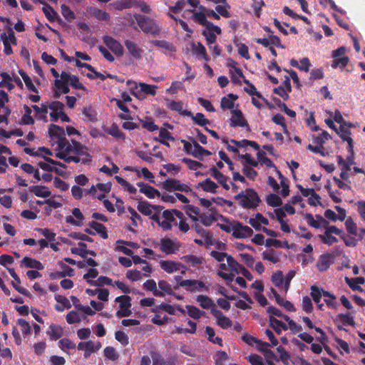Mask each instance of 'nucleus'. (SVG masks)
I'll return each instance as SVG.
<instances>
[{
	"mask_svg": "<svg viewBox=\"0 0 365 365\" xmlns=\"http://www.w3.org/2000/svg\"><path fill=\"white\" fill-rule=\"evenodd\" d=\"M239 205L247 210H255L261 202L257 192L252 188H247L234 196Z\"/></svg>",
	"mask_w": 365,
	"mask_h": 365,
	"instance_id": "obj_1",
	"label": "nucleus"
},
{
	"mask_svg": "<svg viewBox=\"0 0 365 365\" xmlns=\"http://www.w3.org/2000/svg\"><path fill=\"white\" fill-rule=\"evenodd\" d=\"M136 23L145 34L157 36L160 34V27L155 21L145 15H137L135 17Z\"/></svg>",
	"mask_w": 365,
	"mask_h": 365,
	"instance_id": "obj_2",
	"label": "nucleus"
},
{
	"mask_svg": "<svg viewBox=\"0 0 365 365\" xmlns=\"http://www.w3.org/2000/svg\"><path fill=\"white\" fill-rule=\"evenodd\" d=\"M48 134L52 139H56L57 150H63L66 143L68 141L65 135L63 128L55 124H51L48 128Z\"/></svg>",
	"mask_w": 365,
	"mask_h": 365,
	"instance_id": "obj_3",
	"label": "nucleus"
},
{
	"mask_svg": "<svg viewBox=\"0 0 365 365\" xmlns=\"http://www.w3.org/2000/svg\"><path fill=\"white\" fill-rule=\"evenodd\" d=\"M115 302L119 303L120 309L115 313V316L118 318L126 317L131 315L132 312L130 307L132 304L131 297L130 296L125 294L117 297L115 299Z\"/></svg>",
	"mask_w": 365,
	"mask_h": 365,
	"instance_id": "obj_4",
	"label": "nucleus"
},
{
	"mask_svg": "<svg viewBox=\"0 0 365 365\" xmlns=\"http://www.w3.org/2000/svg\"><path fill=\"white\" fill-rule=\"evenodd\" d=\"M65 145L63 150H65L67 153H72L75 155H79L83 158H86L87 155H91L88 153V147L82 145L76 140H72L71 143L68 141Z\"/></svg>",
	"mask_w": 365,
	"mask_h": 365,
	"instance_id": "obj_5",
	"label": "nucleus"
},
{
	"mask_svg": "<svg viewBox=\"0 0 365 365\" xmlns=\"http://www.w3.org/2000/svg\"><path fill=\"white\" fill-rule=\"evenodd\" d=\"M163 187L167 191H181L185 192H190L192 189L184 183H181L176 179H168L163 182Z\"/></svg>",
	"mask_w": 365,
	"mask_h": 365,
	"instance_id": "obj_6",
	"label": "nucleus"
},
{
	"mask_svg": "<svg viewBox=\"0 0 365 365\" xmlns=\"http://www.w3.org/2000/svg\"><path fill=\"white\" fill-rule=\"evenodd\" d=\"M227 265L232 272L236 274H242L247 279L250 281L253 279L251 272L237 262L232 257H227Z\"/></svg>",
	"mask_w": 365,
	"mask_h": 365,
	"instance_id": "obj_7",
	"label": "nucleus"
},
{
	"mask_svg": "<svg viewBox=\"0 0 365 365\" xmlns=\"http://www.w3.org/2000/svg\"><path fill=\"white\" fill-rule=\"evenodd\" d=\"M232 116L230 119V125L231 127H245L247 131L250 130V128L246 120L243 117L242 112L239 109L232 110Z\"/></svg>",
	"mask_w": 365,
	"mask_h": 365,
	"instance_id": "obj_8",
	"label": "nucleus"
},
{
	"mask_svg": "<svg viewBox=\"0 0 365 365\" xmlns=\"http://www.w3.org/2000/svg\"><path fill=\"white\" fill-rule=\"evenodd\" d=\"M103 41L106 46L110 49L115 55L118 56L123 55V46L118 41L109 36H103Z\"/></svg>",
	"mask_w": 365,
	"mask_h": 365,
	"instance_id": "obj_9",
	"label": "nucleus"
},
{
	"mask_svg": "<svg viewBox=\"0 0 365 365\" xmlns=\"http://www.w3.org/2000/svg\"><path fill=\"white\" fill-rule=\"evenodd\" d=\"M253 230L251 227L247 225H243L239 222H235V229L232 232V236L237 239L246 238L252 236Z\"/></svg>",
	"mask_w": 365,
	"mask_h": 365,
	"instance_id": "obj_10",
	"label": "nucleus"
},
{
	"mask_svg": "<svg viewBox=\"0 0 365 365\" xmlns=\"http://www.w3.org/2000/svg\"><path fill=\"white\" fill-rule=\"evenodd\" d=\"M211 313L216 318L217 324L221 328L226 329L232 327V321L228 317L224 316L221 311L216 308H212Z\"/></svg>",
	"mask_w": 365,
	"mask_h": 365,
	"instance_id": "obj_11",
	"label": "nucleus"
},
{
	"mask_svg": "<svg viewBox=\"0 0 365 365\" xmlns=\"http://www.w3.org/2000/svg\"><path fill=\"white\" fill-rule=\"evenodd\" d=\"M334 262V256L329 253L322 255L317 262V267L319 272L327 271Z\"/></svg>",
	"mask_w": 365,
	"mask_h": 365,
	"instance_id": "obj_12",
	"label": "nucleus"
},
{
	"mask_svg": "<svg viewBox=\"0 0 365 365\" xmlns=\"http://www.w3.org/2000/svg\"><path fill=\"white\" fill-rule=\"evenodd\" d=\"M180 245L175 243L169 238L162 239L160 240V250L167 255L174 254L180 248Z\"/></svg>",
	"mask_w": 365,
	"mask_h": 365,
	"instance_id": "obj_13",
	"label": "nucleus"
},
{
	"mask_svg": "<svg viewBox=\"0 0 365 365\" xmlns=\"http://www.w3.org/2000/svg\"><path fill=\"white\" fill-rule=\"evenodd\" d=\"M189 140L192 143L193 145V153H192V156L194 158L199 160H202L204 155L210 156L212 155L210 151L202 147L194 138L190 137Z\"/></svg>",
	"mask_w": 365,
	"mask_h": 365,
	"instance_id": "obj_14",
	"label": "nucleus"
},
{
	"mask_svg": "<svg viewBox=\"0 0 365 365\" xmlns=\"http://www.w3.org/2000/svg\"><path fill=\"white\" fill-rule=\"evenodd\" d=\"M137 185L138 187H140L139 191L141 193H143L145 195H146V197H148L150 199H153L156 196H160V192L157 189L148 184H145L143 182H139L137 183Z\"/></svg>",
	"mask_w": 365,
	"mask_h": 365,
	"instance_id": "obj_15",
	"label": "nucleus"
},
{
	"mask_svg": "<svg viewBox=\"0 0 365 365\" xmlns=\"http://www.w3.org/2000/svg\"><path fill=\"white\" fill-rule=\"evenodd\" d=\"M166 106L171 110L176 111L179 114L190 116L192 115V113L187 110H183V103L181 101H175L166 99Z\"/></svg>",
	"mask_w": 365,
	"mask_h": 365,
	"instance_id": "obj_16",
	"label": "nucleus"
},
{
	"mask_svg": "<svg viewBox=\"0 0 365 365\" xmlns=\"http://www.w3.org/2000/svg\"><path fill=\"white\" fill-rule=\"evenodd\" d=\"M124 45L126 47L130 55L135 59H140L143 53V49L140 48L137 43L130 41L125 40Z\"/></svg>",
	"mask_w": 365,
	"mask_h": 365,
	"instance_id": "obj_17",
	"label": "nucleus"
},
{
	"mask_svg": "<svg viewBox=\"0 0 365 365\" xmlns=\"http://www.w3.org/2000/svg\"><path fill=\"white\" fill-rule=\"evenodd\" d=\"M200 9L202 10V11H196L195 9H188L187 11L192 14V19L195 22L200 24L201 26H205V25L209 22L207 20L206 12H204L205 9L203 6H200Z\"/></svg>",
	"mask_w": 365,
	"mask_h": 365,
	"instance_id": "obj_18",
	"label": "nucleus"
},
{
	"mask_svg": "<svg viewBox=\"0 0 365 365\" xmlns=\"http://www.w3.org/2000/svg\"><path fill=\"white\" fill-rule=\"evenodd\" d=\"M159 264L161 269L167 273H173L179 271L182 267L181 263L170 260H160Z\"/></svg>",
	"mask_w": 365,
	"mask_h": 365,
	"instance_id": "obj_19",
	"label": "nucleus"
},
{
	"mask_svg": "<svg viewBox=\"0 0 365 365\" xmlns=\"http://www.w3.org/2000/svg\"><path fill=\"white\" fill-rule=\"evenodd\" d=\"M7 270L9 271L10 275L14 280V282H12L13 287L20 294H24L25 296H29V292L26 289L19 285V284H21V280L18 274L15 272L14 269L7 268Z\"/></svg>",
	"mask_w": 365,
	"mask_h": 365,
	"instance_id": "obj_20",
	"label": "nucleus"
},
{
	"mask_svg": "<svg viewBox=\"0 0 365 365\" xmlns=\"http://www.w3.org/2000/svg\"><path fill=\"white\" fill-rule=\"evenodd\" d=\"M153 365H176L178 358L175 356H170L165 359L160 354H155L152 356Z\"/></svg>",
	"mask_w": 365,
	"mask_h": 365,
	"instance_id": "obj_21",
	"label": "nucleus"
},
{
	"mask_svg": "<svg viewBox=\"0 0 365 365\" xmlns=\"http://www.w3.org/2000/svg\"><path fill=\"white\" fill-rule=\"evenodd\" d=\"M211 175L217 180V181L222 186V187L228 190L230 189L229 185L227 183V178L223 175L221 172L218 170V169L215 167H212L210 168Z\"/></svg>",
	"mask_w": 365,
	"mask_h": 365,
	"instance_id": "obj_22",
	"label": "nucleus"
},
{
	"mask_svg": "<svg viewBox=\"0 0 365 365\" xmlns=\"http://www.w3.org/2000/svg\"><path fill=\"white\" fill-rule=\"evenodd\" d=\"M269 327H272L277 334L282 333V330H287L288 326L282 321L276 319L273 316H270L269 318Z\"/></svg>",
	"mask_w": 365,
	"mask_h": 365,
	"instance_id": "obj_23",
	"label": "nucleus"
},
{
	"mask_svg": "<svg viewBox=\"0 0 365 365\" xmlns=\"http://www.w3.org/2000/svg\"><path fill=\"white\" fill-rule=\"evenodd\" d=\"M202 188L205 192L216 193L218 187L217 185L210 178L205 179L204 181L200 182L197 186Z\"/></svg>",
	"mask_w": 365,
	"mask_h": 365,
	"instance_id": "obj_24",
	"label": "nucleus"
},
{
	"mask_svg": "<svg viewBox=\"0 0 365 365\" xmlns=\"http://www.w3.org/2000/svg\"><path fill=\"white\" fill-rule=\"evenodd\" d=\"M29 190L33 192L36 196L40 197H48L51 195V192L48 190L46 186L43 185H33L29 187Z\"/></svg>",
	"mask_w": 365,
	"mask_h": 365,
	"instance_id": "obj_25",
	"label": "nucleus"
},
{
	"mask_svg": "<svg viewBox=\"0 0 365 365\" xmlns=\"http://www.w3.org/2000/svg\"><path fill=\"white\" fill-rule=\"evenodd\" d=\"M21 263L28 268H33L37 270H43L44 269V266L40 261L29 257H24Z\"/></svg>",
	"mask_w": 365,
	"mask_h": 365,
	"instance_id": "obj_26",
	"label": "nucleus"
},
{
	"mask_svg": "<svg viewBox=\"0 0 365 365\" xmlns=\"http://www.w3.org/2000/svg\"><path fill=\"white\" fill-rule=\"evenodd\" d=\"M88 226L94 230L103 239L106 240L108 238L106 227L103 224L93 220L88 223Z\"/></svg>",
	"mask_w": 365,
	"mask_h": 365,
	"instance_id": "obj_27",
	"label": "nucleus"
},
{
	"mask_svg": "<svg viewBox=\"0 0 365 365\" xmlns=\"http://www.w3.org/2000/svg\"><path fill=\"white\" fill-rule=\"evenodd\" d=\"M196 301L200 306L205 309L215 308V304L212 299L207 295L200 294L197 296Z\"/></svg>",
	"mask_w": 365,
	"mask_h": 365,
	"instance_id": "obj_28",
	"label": "nucleus"
},
{
	"mask_svg": "<svg viewBox=\"0 0 365 365\" xmlns=\"http://www.w3.org/2000/svg\"><path fill=\"white\" fill-rule=\"evenodd\" d=\"M63 334V330L59 325L51 324L49 326L48 335L51 340H57L60 339Z\"/></svg>",
	"mask_w": 365,
	"mask_h": 365,
	"instance_id": "obj_29",
	"label": "nucleus"
},
{
	"mask_svg": "<svg viewBox=\"0 0 365 365\" xmlns=\"http://www.w3.org/2000/svg\"><path fill=\"white\" fill-rule=\"evenodd\" d=\"M143 287L145 290L152 292L155 297H163V292H159V289L157 288L156 282L154 279H148L143 283Z\"/></svg>",
	"mask_w": 365,
	"mask_h": 365,
	"instance_id": "obj_30",
	"label": "nucleus"
},
{
	"mask_svg": "<svg viewBox=\"0 0 365 365\" xmlns=\"http://www.w3.org/2000/svg\"><path fill=\"white\" fill-rule=\"evenodd\" d=\"M192 52L196 56H201V57L205 61H208L210 60L205 47L200 42H198L197 44L195 43H192Z\"/></svg>",
	"mask_w": 365,
	"mask_h": 365,
	"instance_id": "obj_31",
	"label": "nucleus"
},
{
	"mask_svg": "<svg viewBox=\"0 0 365 365\" xmlns=\"http://www.w3.org/2000/svg\"><path fill=\"white\" fill-rule=\"evenodd\" d=\"M138 210L145 216H150L153 212V205L146 201H140L137 205Z\"/></svg>",
	"mask_w": 365,
	"mask_h": 365,
	"instance_id": "obj_32",
	"label": "nucleus"
},
{
	"mask_svg": "<svg viewBox=\"0 0 365 365\" xmlns=\"http://www.w3.org/2000/svg\"><path fill=\"white\" fill-rule=\"evenodd\" d=\"M323 296L326 297L324 302L328 307L336 309L339 307V303L336 301V296L328 291H323Z\"/></svg>",
	"mask_w": 365,
	"mask_h": 365,
	"instance_id": "obj_33",
	"label": "nucleus"
},
{
	"mask_svg": "<svg viewBox=\"0 0 365 365\" xmlns=\"http://www.w3.org/2000/svg\"><path fill=\"white\" fill-rule=\"evenodd\" d=\"M158 284L160 289L159 292H163V297L165 294L170 296H175V293L173 291L171 284H170L167 281L160 279L158 281Z\"/></svg>",
	"mask_w": 365,
	"mask_h": 365,
	"instance_id": "obj_34",
	"label": "nucleus"
},
{
	"mask_svg": "<svg viewBox=\"0 0 365 365\" xmlns=\"http://www.w3.org/2000/svg\"><path fill=\"white\" fill-rule=\"evenodd\" d=\"M92 156L91 155H87L86 158H83L79 155H69L68 158L66 160V163H70L71 162H74L76 163H81L82 164H88L91 162Z\"/></svg>",
	"mask_w": 365,
	"mask_h": 365,
	"instance_id": "obj_35",
	"label": "nucleus"
},
{
	"mask_svg": "<svg viewBox=\"0 0 365 365\" xmlns=\"http://www.w3.org/2000/svg\"><path fill=\"white\" fill-rule=\"evenodd\" d=\"M205 333L207 334L208 340L212 342L213 344H217L220 346H222V339L219 336H215V333L213 328L209 326L206 327Z\"/></svg>",
	"mask_w": 365,
	"mask_h": 365,
	"instance_id": "obj_36",
	"label": "nucleus"
},
{
	"mask_svg": "<svg viewBox=\"0 0 365 365\" xmlns=\"http://www.w3.org/2000/svg\"><path fill=\"white\" fill-rule=\"evenodd\" d=\"M61 11L62 16L68 22H72L76 19L74 12L69 8L68 6L63 4L61 6Z\"/></svg>",
	"mask_w": 365,
	"mask_h": 365,
	"instance_id": "obj_37",
	"label": "nucleus"
},
{
	"mask_svg": "<svg viewBox=\"0 0 365 365\" xmlns=\"http://www.w3.org/2000/svg\"><path fill=\"white\" fill-rule=\"evenodd\" d=\"M257 157L258 161L261 164H264L268 168H274L275 169H277V167L273 163V162L266 156L265 152L262 150H259L257 153Z\"/></svg>",
	"mask_w": 365,
	"mask_h": 365,
	"instance_id": "obj_38",
	"label": "nucleus"
},
{
	"mask_svg": "<svg viewBox=\"0 0 365 365\" xmlns=\"http://www.w3.org/2000/svg\"><path fill=\"white\" fill-rule=\"evenodd\" d=\"M19 73L20 74V76L22 77L24 83H25V85L26 86V88L31 91H33L34 93H38V89L36 88V87L34 85L31 78L26 74V72H24V71L22 70H19Z\"/></svg>",
	"mask_w": 365,
	"mask_h": 365,
	"instance_id": "obj_39",
	"label": "nucleus"
},
{
	"mask_svg": "<svg viewBox=\"0 0 365 365\" xmlns=\"http://www.w3.org/2000/svg\"><path fill=\"white\" fill-rule=\"evenodd\" d=\"M140 91L142 93H144L145 94L151 95L153 96H155L156 94V89L158 88V86L155 85H150L147 84L145 83H139L138 84Z\"/></svg>",
	"mask_w": 365,
	"mask_h": 365,
	"instance_id": "obj_40",
	"label": "nucleus"
},
{
	"mask_svg": "<svg viewBox=\"0 0 365 365\" xmlns=\"http://www.w3.org/2000/svg\"><path fill=\"white\" fill-rule=\"evenodd\" d=\"M42 10L49 21L53 22L56 20L58 14L50 5L46 4V6L43 7Z\"/></svg>",
	"mask_w": 365,
	"mask_h": 365,
	"instance_id": "obj_41",
	"label": "nucleus"
},
{
	"mask_svg": "<svg viewBox=\"0 0 365 365\" xmlns=\"http://www.w3.org/2000/svg\"><path fill=\"white\" fill-rule=\"evenodd\" d=\"M194 285V279H183L179 282L175 287V289H178L180 287H186V290L190 292L196 291V287H192Z\"/></svg>",
	"mask_w": 365,
	"mask_h": 365,
	"instance_id": "obj_42",
	"label": "nucleus"
},
{
	"mask_svg": "<svg viewBox=\"0 0 365 365\" xmlns=\"http://www.w3.org/2000/svg\"><path fill=\"white\" fill-rule=\"evenodd\" d=\"M185 308L187 309V314L192 319H199L202 315L203 312L195 306L186 305Z\"/></svg>",
	"mask_w": 365,
	"mask_h": 365,
	"instance_id": "obj_43",
	"label": "nucleus"
},
{
	"mask_svg": "<svg viewBox=\"0 0 365 365\" xmlns=\"http://www.w3.org/2000/svg\"><path fill=\"white\" fill-rule=\"evenodd\" d=\"M194 123L200 126H205L207 124L210 123V121L205 118V115L202 113H197L195 115H190Z\"/></svg>",
	"mask_w": 365,
	"mask_h": 365,
	"instance_id": "obj_44",
	"label": "nucleus"
},
{
	"mask_svg": "<svg viewBox=\"0 0 365 365\" xmlns=\"http://www.w3.org/2000/svg\"><path fill=\"white\" fill-rule=\"evenodd\" d=\"M87 282L93 286L112 285V279L106 276H100L96 281L87 280Z\"/></svg>",
	"mask_w": 365,
	"mask_h": 365,
	"instance_id": "obj_45",
	"label": "nucleus"
},
{
	"mask_svg": "<svg viewBox=\"0 0 365 365\" xmlns=\"http://www.w3.org/2000/svg\"><path fill=\"white\" fill-rule=\"evenodd\" d=\"M79 247H75L71 249V253L73 255H77L81 257L82 258L87 257L86 247L87 245L83 242H79L78 243Z\"/></svg>",
	"mask_w": 365,
	"mask_h": 365,
	"instance_id": "obj_46",
	"label": "nucleus"
},
{
	"mask_svg": "<svg viewBox=\"0 0 365 365\" xmlns=\"http://www.w3.org/2000/svg\"><path fill=\"white\" fill-rule=\"evenodd\" d=\"M323 291L322 288H319L317 286L311 287V296L316 304H319L321 301V298L323 296Z\"/></svg>",
	"mask_w": 365,
	"mask_h": 365,
	"instance_id": "obj_47",
	"label": "nucleus"
},
{
	"mask_svg": "<svg viewBox=\"0 0 365 365\" xmlns=\"http://www.w3.org/2000/svg\"><path fill=\"white\" fill-rule=\"evenodd\" d=\"M268 205L272 207H279L282 204V199L276 194H269L266 199Z\"/></svg>",
	"mask_w": 365,
	"mask_h": 365,
	"instance_id": "obj_48",
	"label": "nucleus"
},
{
	"mask_svg": "<svg viewBox=\"0 0 365 365\" xmlns=\"http://www.w3.org/2000/svg\"><path fill=\"white\" fill-rule=\"evenodd\" d=\"M58 346L63 351L66 349H75L76 344L68 338H63L59 340Z\"/></svg>",
	"mask_w": 365,
	"mask_h": 365,
	"instance_id": "obj_49",
	"label": "nucleus"
},
{
	"mask_svg": "<svg viewBox=\"0 0 365 365\" xmlns=\"http://www.w3.org/2000/svg\"><path fill=\"white\" fill-rule=\"evenodd\" d=\"M83 114L90 122H96L97 120V113L92 107H86L83 110Z\"/></svg>",
	"mask_w": 365,
	"mask_h": 365,
	"instance_id": "obj_50",
	"label": "nucleus"
},
{
	"mask_svg": "<svg viewBox=\"0 0 365 365\" xmlns=\"http://www.w3.org/2000/svg\"><path fill=\"white\" fill-rule=\"evenodd\" d=\"M346 125L344 124L340 125L339 129H336V130L335 131L339 135V137L341 138L343 141H347L349 138H351V130L348 128H346Z\"/></svg>",
	"mask_w": 365,
	"mask_h": 365,
	"instance_id": "obj_51",
	"label": "nucleus"
},
{
	"mask_svg": "<svg viewBox=\"0 0 365 365\" xmlns=\"http://www.w3.org/2000/svg\"><path fill=\"white\" fill-rule=\"evenodd\" d=\"M91 13L99 21H108L110 18L109 14L106 11L97 8L93 9Z\"/></svg>",
	"mask_w": 365,
	"mask_h": 365,
	"instance_id": "obj_52",
	"label": "nucleus"
},
{
	"mask_svg": "<svg viewBox=\"0 0 365 365\" xmlns=\"http://www.w3.org/2000/svg\"><path fill=\"white\" fill-rule=\"evenodd\" d=\"M244 91L247 93L250 96H257V98H261L266 103L267 105L269 107V108H274V106L273 105H270L267 100L265 99L264 98L262 97V94L258 92L257 91V88H255V86L254 85H251V86L250 87V88H244Z\"/></svg>",
	"mask_w": 365,
	"mask_h": 365,
	"instance_id": "obj_53",
	"label": "nucleus"
},
{
	"mask_svg": "<svg viewBox=\"0 0 365 365\" xmlns=\"http://www.w3.org/2000/svg\"><path fill=\"white\" fill-rule=\"evenodd\" d=\"M235 45L238 48V53L242 57L245 58V59L248 60L250 58V56L249 54L248 51V47L244 44L238 43L237 41H234Z\"/></svg>",
	"mask_w": 365,
	"mask_h": 365,
	"instance_id": "obj_54",
	"label": "nucleus"
},
{
	"mask_svg": "<svg viewBox=\"0 0 365 365\" xmlns=\"http://www.w3.org/2000/svg\"><path fill=\"white\" fill-rule=\"evenodd\" d=\"M151 43L155 46L163 48L170 51H174L173 45L165 40H153Z\"/></svg>",
	"mask_w": 365,
	"mask_h": 365,
	"instance_id": "obj_55",
	"label": "nucleus"
},
{
	"mask_svg": "<svg viewBox=\"0 0 365 365\" xmlns=\"http://www.w3.org/2000/svg\"><path fill=\"white\" fill-rule=\"evenodd\" d=\"M106 132L118 139H125V135L120 130L118 127L113 124L110 128L107 129Z\"/></svg>",
	"mask_w": 365,
	"mask_h": 365,
	"instance_id": "obj_56",
	"label": "nucleus"
},
{
	"mask_svg": "<svg viewBox=\"0 0 365 365\" xmlns=\"http://www.w3.org/2000/svg\"><path fill=\"white\" fill-rule=\"evenodd\" d=\"M262 259L269 261L273 264H276L279 261V257L275 255V251L272 249L269 250V252H264L262 253Z\"/></svg>",
	"mask_w": 365,
	"mask_h": 365,
	"instance_id": "obj_57",
	"label": "nucleus"
},
{
	"mask_svg": "<svg viewBox=\"0 0 365 365\" xmlns=\"http://www.w3.org/2000/svg\"><path fill=\"white\" fill-rule=\"evenodd\" d=\"M349 62V58L347 56H342L339 58H334L331 64V67L336 68L337 67L344 68L346 66Z\"/></svg>",
	"mask_w": 365,
	"mask_h": 365,
	"instance_id": "obj_58",
	"label": "nucleus"
},
{
	"mask_svg": "<svg viewBox=\"0 0 365 365\" xmlns=\"http://www.w3.org/2000/svg\"><path fill=\"white\" fill-rule=\"evenodd\" d=\"M272 282L275 287H280L284 284V277L282 271H277L272 275Z\"/></svg>",
	"mask_w": 365,
	"mask_h": 365,
	"instance_id": "obj_59",
	"label": "nucleus"
},
{
	"mask_svg": "<svg viewBox=\"0 0 365 365\" xmlns=\"http://www.w3.org/2000/svg\"><path fill=\"white\" fill-rule=\"evenodd\" d=\"M336 318L339 319L341 322L346 326H354V321L349 314H339L336 315Z\"/></svg>",
	"mask_w": 365,
	"mask_h": 365,
	"instance_id": "obj_60",
	"label": "nucleus"
},
{
	"mask_svg": "<svg viewBox=\"0 0 365 365\" xmlns=\"http://www.w3.org/2000/svg\"><path fill=\"white\" fill-rule=\"evenodd\" d=\"M272 120L277 125H281L283 128V132L284 133H288L285 118L283 115L281 114H276L272 117Z\"/></svg>",
	"mask_w": 365,
	"mask_h": 365,
	"instance_id": "obj_61",
	"label": "nucleus"
},
{
	"mask_svg": "<svg viewBox=\"0 0 365 365\" xmlns=\"http://www.w3.org/2000/svg\"><path fill=\"white\" fill-rule=\"evenodd\" d=\"M125 275L131 282H137L142 279V273L137 269L128 270Z\"/></svg>",
	"mask_w": 365,
	"mask_h": 365,
	"instance_id": "obj_62",
	"label": "nucleus"
},
{
	"mask_svg": "<svg viewBox=\"0 0 365 365\" xmlns=\"http://www.w3.org/2000/svg\"><path fill=\"white\" fill-rule=\"evenodd\" d=\"M104 356L109 360L115 361L118 359V354L113 346H106L104 349Z\"/></svg>",
	"mask_w": 365,
	"mask_h": 365,
	"instance_id": "obj_63",
	"label": "nucleus"
},
{
	"mask_svg": "<svg viewBox=\"0 0 365 365\" xmlns=\"http://www.w3.org/2000/svg\"><path fill=\"white\" fill-rule=\"evenodd\" d=\"M182 161L187 164L188 168L192 170H196L198 168H200L202 167V164L198 161L184 158L182 159Z\"/></svg>",
	"mask_w": 365,
	"mask_h": 365,
	"instance_id": "obj_64",
	"label": "nucleus"
}]
</instances>
